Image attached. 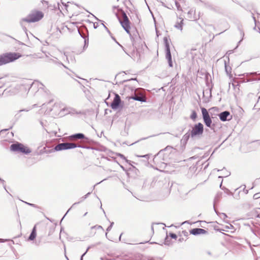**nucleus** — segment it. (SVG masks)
<instances>
[{
    "label": "nucleus",
    "instance_id": "f257e3e1",
    "mask_svg": "<svg viewBox=\"0 0 260 260\" xmlns=\"http://www.w3.org/2000/svg\"><path fill=\"white\" fill-rule=\"evenodd\" d=\"M43 16L44 14L42 12L37 11L32 12L29 14H28L26 17L23 18L20 20V24L26 35H27V28L24 25V23H31L39 21L43 17Z\"/></svg>",
    "mask_w": 260,
    "mask_h": 260
},
{
    "label": "nucleus",
    "instance_id": "f03ea898",
    "mask_svg": "<svg viewBox=\"0 0 260 260\" xmlns=\"http://www.w3.org/2000/svg\"><path fill=\"white\" fill-rule=\"evenodd\" d=\"M77 147H80L87 149H94L92 147L87 146L86 145H78L73 143L64 142L62 143H59L54 147V150L56 151L69 150L73 149Z\"/></svg>",
    "mask_w": 260,
    "mask_h": 260
},
{
    "label": "nucleus",
    "instance_id": "7ed1b4c3",
    "mask_svg": "<svg viewBox=\"0 0 260 260\" xmlns=\"http://www.w3.org/2000/svg\"><path fill=\"white\" fill-rule=\"evenodd\" d=\"M19 53L9 52L0 55V66L12 62L21 57Z\"/></svg>",
    "mask_w": 260,
    "mask_h": 260
},
{
    "label": "nucleus",
    "instance_id": "20e7f679",
    "mask_svg": "<svg viewBox=\"0 0 260 260\" xmlns=\"http://www.w3.org/2000/svg\"><path fill=\"white\" fill-rule=\"evenodd\" d=\"M204 132V125L201 123L199 122L193 125L191 130H190L191 133V138H200Z\"/></svg>",
    "mask_w": 260,
    "mask_h": 260
},
{
    "label": "nucleus",
    "instance_id": "39448f33",
    "mask_svg": "<svg viewBox=\"0 0 260 260\" xmlns=\"http://www.w3.org/2000/svg\"><path fill=\"white\" fill-rule=\"evenodd\" d=\"M10 150L13 152H20L24 154H28L31 152L28 147L19 142L12 144L10 146Z\"/></svg>",
    "mask_w": 260,
    "mask_h": 260
},
{
    "label": "nucleus",
    "instance_id": "423d86ee",
    "mask_svg": "<svg viewBox=\"0 0 260 260\" xmlns=\"http://www.w3.org/2000/svg\"><path fill=\"white\" fill-rule=\"evenodd\" d=\"M169 148L172 149V147L168 146L164 150H161V151H159V153H158L156 155L154 156L153 161L154 164L156 165V167L155 168V169L159 170L160 169L166 168L167 164L165 162H162L161 161L162 159L160 156V154L161 151H162L163 150H166Z\"/></svg>",
    "mask_w": 260,
    "mask_h": 260
},
{
    "label": "nucleus",
    "instance_id": "0eeeda50",
    "mask_svg": "<svg viewBox=\"0 0 260 260\" xmlns=\"http://www.w3.org/2000/svg\"><path fill=\"white\" fill-rule=\"evenodd\" d=\"M123 16L124 18L123 20H122L119 18H118L119 21L123 28L129 35V37L131 38V39H133V38L132 37V35L130 32V21L126 14L124 12H123Z\"/></svg>",
    "mask_w": 260,
    "mask_h": 260
},
{
    "label": "nucleus",
    "instance_id": "6e6552de",
    "mask_svg": "<svg viewBox=\"0 0 260 260\" xmlns=\"http://www.w3.org/2000/svg\"><path fill=\"white\" fill-rule=\"evenodd\" d=\"M201 111L202 113L203 119L205 124L207 127H211L212 121L208 112L206 109L204 107L201 108Z\"/></svg>",
    "mask_w": 260,
    "mask_h": 260
},
{
    "label": "nucleus",
    "instance_id": "1a4fd4ad",
    "mask_svg": "<svg viewBox=\"0 0 260 260\" xmlns=\"http://www.w3.org/2000/svg\"><path fill=\"white\" fill-rule=\"evenodd\" d=\"M121 102V98L118 94H115L113 101L111 103L110 107L113 110L117 109L120 105Z\"/></svg>",
    "mask_w": 260,
    "mask_h": 260
},
{
    "label": "nucleus",
    "instance_id": "9d476101",
    "mask_svg": "<svg viewBox=\"0 0 260 260\" xmlns=\"http://www.w3.org/2000/svg\"><path fill=\"white\" fill-rule=\"evenodd\" d=\"M164 41L165 46L166 58L167 59H171L172 58V55L170 51V44L168 38L167 37H164Z\"/></svg>",
    "mask_w": 260,
    "mask_h": 260
},
{
    "label": "nucleus",
    "instance_id": "9b49d317",
    "mask_svg": "<svg viewBox=\"0 0 260 260\" xmlns=\"http://www.w3.org/2000/svg\"><path fill=\"white\" fill-rule=\"evenodd\" d=\"M190 234L194 236L201 235V234H206L208 232L204 229L200 228H194L190 230Z\"/></svg>",
    "mask_w": 260,
    "mask_h": 260
},
{
    "label": "nucleus",
    "instance_id": "f8f14e48",
    "mask_svg": "<svg viewBox=\"0 0 260 260\" xmlns=\"http://www.w3.org/2000/svg\"><path fill=\"white\" fill-rule=\"evenodd\" d=\"M218 116L222 121H225L231 119V118H229L230 116V113L228 111H224L221 112L219 114Z\"/></svg>",
    "mask_w": 260,
    "mask_h": 260
},
{
    "label": "nucleus",
    "instance_id": "ddd939ff",
    "mask_svg": "<svg viewBox=\"0 0 260 260\" xmlns=\"http://www.w3.org/2000/svg\"><path fill=\"white\" fill-rule=\"evenodd\" d=\"M256 72H251V73H244L243 75L246 77V78L244 79V82H250L251 81L254 80H259L260 79H257V78H253V79H250L249 77L252 76L253 77L255 75H257Z\"/></svg>",
    "mask_w": 260,
    "mask_h": 260
},
{
    "label": "nucleus",
    "instance_id": "4468645a",
    "mask_svg": "<svg viewBox=\"0 0 260 260\" xmlns=\"http://www.w3.org/2000/svg\"><path fill=\"white\" fill-rule=\"evenodd\" d=\"M44 85L39 81H35L30 84L29 87V90L36 89L38 88H43Z\"/></svg>",
    "mask_w": 260,
    "mask_h": 260
},
{
    "label": "nucleus",
    "instance_id": "2eb2a0df",
    "mask_svg": "<svg viewBox=\"0 0 260 260\" xmlns=\"http://www.w3.org/2000/svg\"><path fill=\"white\" fill-rule=\"evenodd\" d=\"M36 236H37L36 225H35L31 230V233L29 235L27 240L28 241H33L36 239Z\"/></svg>",
    "mask_w": 260,
    "mask_h": 260
},
{
    "label": "nucleus",
    "instance_id": "dca6fc26",
    "mask_svg": "<svg viewBox=\"0 0 260 260\" xmlns=\"http://www.w3.org/2000/svg\"><path fill=\"white\" fill-rule=\"evenodd\" d=\"M190 137L191 138V133H190V130H189L187 133L183 135L181 140V142L183 144H186Z\"/></svg>",
    "mask_w": 260,
    "mask_h": 260
},
{
    "label": "nucleus",
    "instance_id": "f3484780",
    "mask_svg": "<svg viewBox=\"0 0 260 260\" xmlns=\"http://www.w3.org/2000/svg\"><path fill=\"white\" fill-rule=\"evenodd\" d=\"M70 139L82 140L84 138V135L82 133H77L71 135L70 137Z\"/></svg>",
    "mask_w": 260,
    "mask_h": 260
},
{
    "label": "nucleus",
    "instance_id": "a211bd4d",
    "mask_svg": "<svg viewBox=\"0 0 260 260\" xmlns=\"http://www.w3.org/2000/svg\"><path fill=\"white\" fill-rule=\"evenodd\" d=\"M187 17L190 20H196L195 10L190 9L187 13Z\"/></svg>",
    "mask_w": 260,
    "mask_h": 260
},
{
    "label": "nucleus",
    "instance_id": "6ab92c4d",
    "mask_svg": "<svg viewBox=\"0 0 260 260\" xmlns=\"http://www.w3.org/2000/svg\"><path fill=\"white\" fill-rule=\"evenodd\" d=\"M130 98L135 101H139V102H146L145 98L142 95L138 96V95L135 94L134 95L131 96Z\"/></svg>",
    "mask_w": 260,
    "mask_h": 260
},
{
    "label": "nucleus",
    "instance_id": "aec40b11",
    "mask_svg": "<svg viewBox=\"0 0 260 260\" xmlns=\"http://www.w3.org/2000/svg\"><path fill=\"white\" fill-rule=\"evenodd\" d=\"M213 85L212 84V85H211V87L210 88V90H209L210 95H209V96L208 98V97H205V91L203 90V101H204V102L208 103V102H209L210 98H211V97L212 96L211 91H212V89L213 88Z\"/></svg>",
    "mask_w": 260,
    "mask_h": 260
},
{
    "label": "nucleus",
    "instance_id": "412c9836",
    "mask_svg": "<svg viewBox=\"0 0 260 260\" xmlns=\"http://www.w3.org/2000/svg\"><path fill=\"white\" fill-rule=\"evenodd\" d=\"M180 19H181L180 22H177L176 23V24H175L174 26L176 28L181 30L182 29V27H183V19H181V18H180Z\"/></svg>",
    "mask_w": 260,
    "mask_h": 260
},
{
    "label": "nucleus",
    "instance_id": "4be33fe9",
    "mask_svg": "<svg viewBox=\"0 0 260 260\" xmlns=\"http://www.w3.org/2000/svg\"><path fill=\"white\" fill-rule=\"evenodd\" d=\"M91 193L90 192H88L87 194H86L85 196H83L82 198H80V201L78 202H76L75 203H74L71 208H72L73 207H74L75 205H77L81 202H82L83 201H84L88 196Z\"/></svg>",
    "mask_w": 260,
    "mask_h": 260
},
{
    "label": "nucleus",
    "instance_id": "5701e85b",
    "mask_svg": "<svg viewBox=\"0 0 260 260\" xmlns=\"http://www.w3.org/2000/svg\"><path fill=\"white\" fill-rule=\"evenodd\" d=\"M224 67L227 75L231 77L232 68L227 65L226 61L224 62Z\"/></svg>",
    "mask_w": 260,
    "mask_h": 260
},
{
    "label": "nucleus",
    "instance_id": "b1692460",
    "mask_svg": "<svg viewBox=\"0 0 260 260\" xmlns=\"http://www.w3.org/2000/svg\"><path fill=\"white\" fill-rule=\"evenodd\" d=\"M214 210H215V212H216V213L219 216V217L221 218V219H223V220H225V218H226L228 217L226 214L225 213H219L215 209V207L214 206Z\"/></svg>",
    "mask_w": 260,
    "mask_h": 260
},
{
    "label": "nucleus",
    "instance_id": "393cba45",
    "mask_svg": "<svg viewBox=\"0 0 260 260\" xmlns=\"http://www.w3.org/2000/svg\"><path fill=\"white\" fill-rule=\"evenodd\" d=\"M82 141L83 143H87V144H91L93 142V141L86 137L84 135V138H82Z\"/></svg>",
    "mask_w": 260,
    "mask_h": 260
},
{
    "label": "nucleus",
    "instance_id": "a878e982",
    "mask_svg": "<svg viewBox=\"0 0 260 260\" xmlns=\"http://www.w3.org/2000/svg\"><path fill=\"white\" fill-rule=\"evenodd\" d=\"M117 155H118V156H119L120 157H121V158H122V159H123L125 160V161H126L127 162L129 163V165H132V166L133 167V168L135 169H136V170H137L136 169V168H135V167H134V166L131 164V160H127V159L125 158V157L124 156V155H123V154H121V153H118V154H117Z\"/></svg>",
    "mask_w": 260,
    "mask_h": 260
},
{
    "label": "nucleus",
    "instance_id": "bb28decb",
    "mask_svg": "<svg viewBox=\"0 0 260 260\" xmlns=\"http://www.w3.org/2000/svg\"><path fill=\"white\" fill-rule=\"evenodd\" d=\"M238 29L240 31V35L242 37V39L241 40H240L239 42V43H240L243 39V37L244 36V31L241 26H238Z\"/></svg>",
    "mask_w": 260,
    "mask_h": 260
},
{
    "label": "nucleus",
    "instance_id": "cd10ccee",
    "mask_svg": "<svg viewBox=\"0 0 260 260\" xmlns=\"http://www.w3.org/2000/svg\"><path fill=\"white\" fill-rule=\"evenodd\" d=\"M49 62H52L53 63H55V64H59V65H62L63 66L64 68H66V67L63 65L61 62H59L57 60V59H50L49 60Z\"/></svg>",
    "mask_w": 260,
    "mask_h": 260
},
{
    "label": "nucleus",
    "instance_id": "c85d7f7f",
    "mask_svg": "<svg viewBox=\"0 0 260 260\" xmlns=\"http://www.w3.org/2000/svg\"><path fill=\"white\" fill-rule=\"evenodd\" d=\"M70 110H71V107H65L61 109V112H63L64 114H69V112Z\"/></svg>",
    "mask_w": 260,
    "mask_h": 260
},
{
    "label": "nucleus",
    "instance_id": "c756f323",
    "mask_svg": "<svg viewBox=\"0 0 260 260\" xmlns=\"http://www.w3.org/2000/svg\"><path fill=\"white\" fill-rule=\"evenodd\" d=\"M165 245H170L171 243V240L167 236L164 243Z\"/></svg>",
    "mask_w": 260,
    "mask_h": 260
},
{
    "label": "nucleus",
    "instance_id": "7c9ffc66",
    "mask_svg": "<svg viewBox=\"0 0 260 260\" xmlns=\"http://www.w3.org/2000/svg\"><path fill=\"white\" fill-rule=\"evenodd\" d=\"M78 32L80 34L81 37L84 39V47H85L86 46V45L88 44V38H87V39H86L84 36L81 35L80 32L79 31V30H78Z\"/></svg>",
    "mask_w": 260,
    "mask_h": 260
},
{
    "label": "nucleus",
    "instance_id": "2f4dec72",
    "mask_svg": "<svg viewBox=\"0 0 260 260\" xmlns=\"http://www.w3.org/2000/svg\"><path fill=\"white\" fill-rule=\"evenodd\" d=\"M94 245H90L89 246H88L86 250V251L82 254V255L81 256V257H80V260H83V257L86 254V253L88 252V251L89 250V249L90 248H91V247H93Z\"/></svg>",
    "mask_w": 260,
    "mask_h": 260
},
{
    "label": "nucleus",
    "instance_id": "473e14b6",
    "mask_svg": "<svg viewBox=\"0 0 260 260\" xmlns=\"http://www.w3.org/2000/svg\"><path fill=\"white\" fill-rule=\"evenodd\" d=\"M197 117V114L195 111H193L190 115V118L192 120H195Z\"/></svg>",
    "mask_w": 260,
    "mask_h": 260
},
{
    "label": "nucleus",
    "instance_id": "72a5a7b5",
    "mask_svg": "<svg viewBox=\"0 0 260 260\" xmlns=\"http://www.w3.org/2000/svg\"><path fill=\"white\" fill-rule=\"evenodd\" d=\"M224 190V192L228 195H233V193L228 188L225 187H223L222 188Z\"/></svg>",
    "mask_w": 260,
    "mask_h": 260
},
{
    "label": "nucleus",
    "instance_id": "f704fd0d",
    "mask_svg": "<svg viewBox=\"0 0 260 260\" xmlns=\"http://www.w3.org/2000/svg\"><path fill=\"white\" fill-rule=\"evenodd\" d=\"M221 193H218L214 199V204L216 202H218L220 198L221 197Z\"/></svg>",
    "mask_w": 260,
    "mask_h": 260
},
{
    "label": "nucleus",
    "instance_id": "c9c22d12",
    "mask_svg": "<svg viewBox=\"0 0 260 260\" xmlns=\"http://www.w3.org/2000/svg\"><path fill=\"white\" fill-rule=\"evenodd\" d=\"M25 204L28 205L29 206H30L32 207H34V208H40L39 207L36 205V204H31V203H27L26 202H24Z\"/></svg>",
    "mask_w": 260,
    "mask_h": 260
},
{
    "label": "nucleus",
    "instance_id": "e433bc0d",
    "mask_svg": "<svg viewBox=\"0 0 260 260\" xmlns=\"http://www.w3.org/2000/svg\"><path fill=\"white\" fill-rule=\"evenodd\" d=\"M259 194L260 193L259 192H258V193H255L253 196V198L254 200H257V199H259V198H260V196H259Z\"/></svg>",
    "mask_w": 260,
    "mask_h": 260
},
{
    "label": "nucleus",
    "instance_id": "4c0bfd02",
    "mask_svg": "<svg viewBox=\"0 0 260 260\" xmlns=\"http://www.w3.org/2000/svg\"><path fill=\"white\" fill-rule=\"evenodd\" d=\"M0 182L2 183V185H3L4 189H5V190L7 191L6 185V183H5V181L0 178Z\"/></svg>",
    "mask_w": 260,
    "mask_h": 260
},
{
    "label": "nucleus",
    "instance_id": "58836bf2",
    "mask_svg": "<svg viewBox=\"0 0 260 260\" xmlns=\"http://www.w3.org/2000/svg\"><path fill=\"white\" fill-rule=\"evenodd\" d=\"M55 151H56V150H54V148H51L50 149H49V150H46L45 151V153H52V152H54Z\"/></svg>",
    "mask_w": 260,
    "mask_h": 260
},
{
    "label": "nucleus",
    "instance_id": "ea45409f",
    "mask_svg": "<svg viewBox=\"0 0 260 260\" xmlns=\"http://www.w3.org/2000/svg\"><path fill=\"white\" fill-rule=\"evenodd\" d=\"M169 236L172 239H176L177 238V235L173 233H170L169 234Z\"/></svg>",
    "mask_w": 260,
    "mask_h": 260
},
{
    "label": "nucleus",
    "instance_id": "a19ab883",
    "mask_svg": "<svg viewBox=\"0 0 260 260\" xmlns=\"http://www.w3.org/2000/svg\"><path fill=\"white\" fill-rule=\"evenodd\" d=\"M168 62L170 67H173L172 59H168Z\"/></svg>",
    "mask_w": 260,
    "mask_h": 260
},
{
    "label": "nucleus",
    "instance_id": "79ce46f5",
    "mask_svg": "<svg viewBox=\"0 0 260 260\" xmlns=\"http://www.w3.org/2000/svg\"><path fill=\"white\" fill-rule=\"evenodd\" d=\"M69 114H74L75 113H77L78 114V113H77V112L75 111V110L72 108H71V110H70L69 112Z\"/></svg>",
    "mask_w": 260,
    "mask_h": 260
},
{
    "label": "nucleus",
    "instance_id": "37998d69",
    "mask_svg": "<svg viewBox=\"0 0 260 260\" xmlns=\"http://www.w3.org/2000/svg\"><path fill=\"white\" fill-rule=\"evenodd\" d=\"M260 180V178H257L256 179L254 182L253 183V186L250 188V189H252L255 185H256V184L257 183V181L258 180Z\"/></svg>",
    "mask_w": 260,
    "mask_h": 260
},
{
    "label": "nucleus",
    "instance_id": "c03bdc74",
    "mask_svg": "<svg viewBox=\"0 0 260 260\" xmlns=\"http://www.w3.org/2000/svg\"><path fill=\"white\" fill-rule=\"evenodd\" d=\"M91 229H103V228L101 225H94V226H92L91 228Z\"/></svg>",
    "mask_w": 260,
    "mask_h": 260
},
{
    "label": "nucleus",
    "instance_id": "a18cd8bd",
    "mask_svg": "<svg viewBox=\"0 0 260 260\" xmlns=\"http://www.w3.org/2000/svg\"><path fill=\"white\" fill-rule=\"evenodd\" d=\"M206 84L207 86L209 87V88H210L211 87V86H210V83L209 82V81L208 80V77L206 76Z\"/></svg>",
    "mask_w": 260,
    "mask_h": 260
},
{
    "label": "nucleus",
    "instance_id": "49530a36",
    "mask_svg": "<svg viewBox=\"0 0 260 260\" xmlns=\"http://www.w3.org/2000/svg\"><path fill=\"white\" fill-rule=\"evenodd\" d=\"M244 188H243V192H244L245 194H247V193H248V191H249V190H248V189H246V185H244Z\"/></svg>",
    "mask_w": 260,
    "mask_h": 260
},
{
    "label": "nucleus",
    "instance_id": "de8ad7c7",
    "mask_svg": "<svg viewBox=\"0 0 260 260\" xmlns=\"http://www.w3.org/2000/svg\"><path fill=\"white\" fill-rule=\"evenodd\" d=\"M45 150H46V147H44L43 149H42L40 151V152H39L40 154H42L43 153H45Z\"/></svg>",
    "mask_w": 260,
    "mask_h": 260
},
{
    "label": "nucleus",
    "instance_id": "09e8293b",
    "mask_svg": "<svg viewBox=\"0 0 260 260\" xmlns=\"http://www.w3.org/2000/svg\"><path fill=\"white\" fill-rule=\"evenodd\" d=\"M98 26H99V24H98V23H97V22H94V23H93V27H94V28H97L98 27Z\"/></svg>",
    "mask_w": 260,
    "mask_h": 260
},
{
    "label": "nucleus",
    "instance_id": "8fccbe9b",
    "mask_svg": "<svg viewBox=\"0 0 260 260\" xmlns=\"http://www.w3.org/2000/svg\"><path fill=\"white\" fill-rule=\"evenodd\" d=\"M148 260H162L161 258H154L153 257H149L148 258Z\"/></svg>",
    "mask_w": 260,
    "mask_h": 260
},
{
    "label": "nucleus",
    "instance_id": "3c124183",
    "mask_svg": "<svg viewBox=\"0 0 260 260\" xmlns=\"http://www.w3.org/2000/svg\"><path fill=\"white\" fill-rule=\"evenodd\" d=\"M116 42L117 43V44L118 45H119V46H120L122 48L123 50V51H124L126 53H127L126 52V51L124 50V49L122 45H121L119 43H118L117 41H116Z\"/></svg>",
    "mask_w": 260,
    "mask_h": 260
},
{
    "label": "nucleus",
    "instance_id": "603ef678",
    "mask_svg": "<svg viewBox=\"0 0 260 260\" xmlns=\"http://www.w3.org/2000/svg\"><path fill=\"white\" fill-rule=\"evenodd\" d=\"M116 42L117 43V44L118 45H119V46H120L122 48L123 50V51H124L126 53H127L126 52V51L124 50V49L122 45H121L119 43H118L117 41H116Z\"/></svg>",
    "mask_w": 260,
    "mask_h": 260
},
{
    "label": "nucleus",
    "instance_id": "864d4df0",
    "mask_svg": "<svg viewBox=\"0 0 260 260\" xmlns=\"http://www.w3.org/2000/svg\"><path fill=\"white\" fill-rule=\"evenodd\" d=\"M230 174V173L228 172V171H226V174H224V175H225L224 177H228V176H229Z\"/></svg>",
    "mask_w": 260,
    "mask_h": 260
},
{
    "label": "nucleus",
    "instance_id": "5fc2aeb1",
    "mask_svg": "<svg viewBox=\"0 0 260 260\" xmlns=\"http://www.w3.org/2000/svg\"><path fill=\"white\" fill-rule=\"evenodd\" d=\"M252 18L254 21V23L256 24V18H255V16H254L253 14H252Z\"/></svg>",
    "mask_w": 260,
    "mask_h": 260
},
{
    "label": "nucleus",
    "instance_id": "6e6d98bb",
    "mask_svg": "<svg viewBox=\"0 0 260 260\" xmlns=\"http://www.w3.org/2000/svg\"><path fill=\"white\" fill-rule=\"evenodd\" d=\"M130 80H136V81H137V78H132V79H129V80H124V81H123V82H126L127 81H130Z\"/></svg>",
    "mask_w": 260,
    "mask_h": 260
},
{
    "label": "nucleus",
    "instance_id": "4d7b16f0",
    "mask_svg": "<svg viewBox=\"0 0 260 260\" xmlns=\"http://www.w3.org/2000/svg\"><path fill=\"white\" fill-rule=\"evenodd\" d=\"M139 157H145V158H146L147 159H148V155H143V156H139Z\"/></svg>",
    "mask_w": 260,
    "mask_h": 260
},
{
    "label": "nucleus",
    "instance_id": "13d9d810",
    "mask_svg": "<svg viewBox=\"0 0 260 260\" xmlns=\"http://www.w3.org/2000/svg\"><path fill=\"white\" fill-rule=\"evenodd\" d=\"M29 110H30V109H23V110H19V112L28 111H29Z\"/></svg>",
    "mask_w": 260,
    "mask_h": 260
},
{
    "label": "nucleus",
    "instance_id": "bf43d9fd",
    "mask_svg": "<svg viewBox=\"0 0 260 260\" xmlns=\"http://www.w3.org/2000/svg\"><path fill=\"white\" fill-rule=\"evenodd\" d=\"M112 228L111 226H109L107 229V231L109 232L111 230Z\"/></svg>",
    "mask_w": 260,
    "mask_h": 260
},
{
    "label": "nucleus",
    "instance_id": "052dcab7",
    "mask_svg": "<svg viewBox=\"0 0 260 260\" xmlns=\"http://www.w3.org/2000/svg\"><path fill=\"white\" fill-rule=\"evenodd\" d=\"M206 253H207L208 255H211V252H210V251H207V252H206Z\"/></svg>",
    "mask_w": 260,
    "mask_h": 260
},
{
    "label": "nucleus",
    "instance_id": "680f3d73",
    "mask_svg": "<svg viewBox=\"0 0 260 260\" xmlns=\"http://www.w3.org/2000/svg\"><path fill=\"white\" fill-rule=\"evenodd\" d=\"M113 224H114V222H111L110 225L109 226H111V228H112Z\"/></svg>",
    "mask_w": 260,
    "mask_h": 260
},
{
    "label": "nucleus",
    "instance_id": "e2e57ef3",
    "mask_svg": "<svg viewBox=\"0 0 260 260\" xmlns=\"http://www.w3.org/2000/svg\"><path fill=\"white\" fill-rule=\"evenodd\" d=\"M222 181H221L220 184V188L222 189V188H223V187H222Z\"/></svg>",
    "mask_w": 260,
    "mask_h": 260
},
{
    "label": "nucleus",
    "instance_id": "0e129e2a",
    "mask_svg": "<svg viewBox=\"0 0 260 260\" xmlns=\"http://www.w3.org/2000/svg\"><path fill=\"white\" fill-rule=\"evenodd\" d=\"M40 241L39 242H36V245H37V246H39V244H40Z\"/></svg>",
    "mask_w": 260,
    "mask_h": 260
},
{
    "label": "nucleus",
    "instance_id": "69168bd1",
    "mask_svg": "<svg viewBox=\"0 0 260 260\" xmlns=\"http://www.w3.org/2000/svg\"><path fill=\"white\" fill-rule=\"evenodd\" d=\"M107 30V31L109 33V34H110V30H109L108 28H107V29H106Z\"/></svg>",
    "mask_w": 260,
    "mask_h": 260
},
{
    "label": "nucleus",
    "instance_id": "338daca9",
    "mask_svg": "<svg viewBox=\"0 0 260 260\" xmlns=\"http://www.w3.org/2000/svg\"><path fill=\"white\" fill-rule=\"evenodd\" d=\"M183 238H180V239H179V242H181V241L183 240Z\"/></svg>",
    "mask_w": 260,
    "mask_h": 260
},
{
    "label": "nucleus",
    "instance_id": "774afa93",
    "mask_svg": "<svg viewBox=\"0 0 260 260\" xmlns=\"http://www.w3.org/2000/svg\"><path fill=\"white\" fill-rule=\"evenodd\" d=\"M36 107H37V105L36 104H34V105H32V108H35Z\"/></svg>",
    "mask_w": 260,
    "mask_h": 260
}]
</instances>
